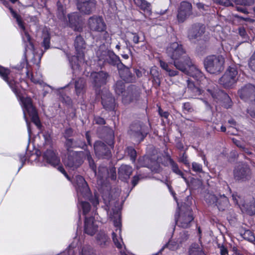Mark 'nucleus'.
<instances>
[{
    "mask_svg": "<svg viewBox=\"0 0 255 255\" xmlns=\"http://www.w3.org/2000/svg\"><path fill=\"white\" fill-rule=\"evenodd\" d=\"M224 58L221 55H210L204 60V67L211 74H219L224 69Z\"/></svg>",
    "mask_w": 255,
    "mask_h": 255,
    "instance_id": "6",
    "label": "nucleus"
},
{
    "mask_svg": "<svg viewBox=\"0 0 255 255\" xmlns=\"http://www.w3.org/2000/svg\"><path fill=\"white\" fill-rule=\"evenodd\" d=\"M246 212L251 216L255 214V202H253L250 205H247Z\"/></svg>",
    "mask_w": 255,
    "mask_h": 255,
    "instance_id": "49",
    "label": "nucleus"
},
{
    "mask_svg": "<svg viewBox=\"0 0 255 255\" xmlns=\"http://www.w3.org/2000/svg\"><path fill=\"white\" fill-rule=\"evenodd\" d=\"M150 75L153 78V81L157 86L160 84V74L158 72L156 67H152L150 69Z\"/></svg>",
    "mask_w": 255,
    "mask_h": 255,
    "instance_id": "39",
    "label": "nucleus"
},
{
    "mask_svg": "<svg viewBox=\"0 0 255 255\" xmlns=\"http://www.w3.org/2000/svg\"><path fill=\"white\" fill-rule=\"evenodd\" d=\"M73 134V130L70 128H67L65 130L64 132V137L65 139L70 138V137L72 136Z\"/></svg>",
    "mask_w": 255,
    "mask_h": 255,
    "instance_id": "57",
    "label": "nucleus"
},
{
    "mask_svg": "<svg viewBox=\"0 0 255 255\" xmlns=\"http://www.w3.org/2000/svg\"><path fill=\"white\" fill-rule=\"evenodd\" d=\"M128 95L123 98V101L125 103H128L136 100L140 94L139 90L134 86L129 87L128 89Z\"/></svg>",
    "mask_w": 255,
    "mask_h": 255,
    "instance_id": "27",
    "label": "nucleus"
},
{
    "mask_svg": "<svg viewBox=\"0 0 255 255\" xmlns=\"http://www.w3.org/2000/svg\"><path fill=\"white\" fill-rule=\"evenodd\" d=\"M217 3L220 5L228 6L232 5L230 0H216Z\"/></svg>",
    "mask_w": 255,
    "mask_h": 255,
    "instance_id": "59",
    "label": "nucleus"
},
{
    "mask_svg": "<svg viewBox=\"0 0 255 255\" xmlns=\"http://www.w3.org/2000/svg\"><path fill=\"white\" fill-rule=\"evenodd\" d=\"M248 65L251 70L255 72V51L250 58L248 61Z\"/></svg>",
    "mask_w": 255,
    "mask_h": 255,
    "instance_id": "50",
    "label": "nucleus"
},
{
    "mask_svg": "<svg viewBox=\"0 0 255 255\" xmlns=\"http://www.w3.org/2000/svg\"><path fill=\"white\" fill-rule=\"evenodd\" d=\"M75 91L77 96H82L86 91V82L84 78H79L74 82Z\"/></svg>",
    "mask_w": 255,
    "mask_h": 255,
    "instance_id": "28",
    "label": "nucleus"
},
{
    "mask_svg": "<svg viewBox=\"0 0 255 255\" xmlns=\"http://www.w3.org/2000/svg\"><path fill=\"white\" fill-rule=\"evenodd\" d=\"M238 94L241 99L250 103L247 112L251 117H255V86L247 84L238 91Z\"/></svg>",
    "mask_w": 255,
    "mask_h": 255,
    "instance_id": "5",
    "label": "nucleus"
},
{
    "mask_svg": "<svg viewBox=\"0 0 255 255\" xmlns=\"http://www.w3.org/2000/svg\"><path fill=\"white\" fill-rule=\"evenodd\" d=\"M112 239L116 247L120 250L121 255H127L125 252V246H124V248L123 247V245H124V244L122 238H119L118 239L117 238V235L113 233H112Z\"/></svg>",
    "mask_w": 255,
    "mask_h": 255,
    "instance_id": "34",
    "label": "nucleus"
},
{
    "mask_svg": "<svg viewBox=\"0 0 255 255\" xmlns=\"http://www.w3.org/2000/svg\"><path fill=\"white\" fill-rule=\"evenodd\" d=\"M134 3L144 12L150 15L151 14V7L149 2L146 0H133Z\"/></svg>",
    "mask_w": 255,
    "mask_h": 255,
    "instance_id": "30",
    "label": "nucleus"
},
{
    "mask_svg": "<svg viewBox=\"0 0 255 255\" xmlns=\"http://www.w3.org/2000/svg\"><path fill=\"white\" fill-rule=\"evenodd\" d=\"M193 217L191 211H187L181 214L178 220H176V224L183 228H187L190 226L191 222L193 220Z\"/></svg>",
    "mask_w": 255,
    "mask_h": 255,
    "instance_id": "23",
    "label": "nucleus"
},
{
    "mask_svg": "<svg viewBox=\"0 0 255 255\" xmlns=\"http://www.w3.org/2000/svg\"><path fill=\"white\" fill-rule=\"evenodd\" d=\"M123 67H121V68H118L121 78L128 83L134 82L135 81V77L134 75L128 67L123 64Z\"/></svg>",
    "mask_w": 255,
    "mask_h": 255,
    "instance_id": "25",
    "label": "nucleus"
},
{
    "mask_svg": "<svg viewBox=\"0 0 255 255\" xmlns=\"http://www.w3.org/2000/svg\"><path fill=\"white\" fill-rule=\"evenodd\" d=\"M238 67L236 65L229 66L225 74L220 78L219 83L225 88H232L238 79Z\"/></svg>",
    "mask_w": 255,
    "mask_h": 255,
    "instance_id": "8",
    "label": "nucleus"
},
{
    "mask_svg": "<svg viewBox=\"0 0 255 255\" xmlns=\"http://www.w3.org/2000/svg\"><path fill=\"white\" fill-rule=\"evenodd\" d=\"M95 153L99 158H109L111 152L109 147L103 141H97L94 145Z\"/></svg>",
    "mask_w": 255,
    "mask_h": 255,
    "instance_id": "16",
    "label": "nucleus"
},
{
    "mask_svg": "<svg viewBox=\"0 0 255 255\" xmlns=\"http://www.w3.org/2000/svg\"><path fill=\"white\" fill-rule=\"evenodd\" d=\"M158 113L161 117L165 118H167L169 116L168 112L163 111L160 108L158 109Z\"/></svg>",
    "mask_w": 255,
    "mask_h": 255,
    "instance_id": "63",
    "label": "nucleus"
},
{
    "mask_svg": "<svg viewBox=\"0 0 255 255\" xmlns=\"http://www.w3.org/2000/svg\"><path fill=\"white\" fill-rule=\"evenodd\" d=\"M9 74V70L0 65V76L6 82L12 91L16 94H18V89L16 82L13 79L8 77Z\"/></svg>",
    "mask_w": 255,
    "mask_h": 255,
    "instance_id": "20",
    "label": "nucleus"
},
{
    "mask_svg": "<svg viewBox=\"0 0 255 255\" xmlns=\"http://www.w3.org/2000/svg\"><path fill=\"white\" fill-rule=\"evenodd\" d=\"M96 4L95 0H89L83 2L78 0L77 6L81 13L89 15L95 11Z\"/></svg>",
    "mask_w": 255,
    "mask_h": 255,
    "instance_id": "17",
    "label": "nucleus"
},
{
    "mask_svg": "<svg viewBox=\"0 0 255 255\" xmlns=\"http://www.w3.org/2000/svg\"><path fill=\"white\" fill-rule=\"evenodd\" d=\"M94 174L95 173L94 172ZM95 175L97 176L98 179L100 181L101 183L103 181L109 178L115 180L117 178L116 169L115 167L111 166L108 168L107 166L101 165L99 167L98 172H96Z\"/></svg>",
    "mask_w": 255,
    "mask_h": 255,
    "instance_id": "13",
    "label": "nucleus"
},
{
    "mask_svg": "<svg viewBox=\"0 0 255 255\" xmlns=\"http://www.w3.org/2000/svg\"><path fill=\"white\" fill-rule=\"evenodd\" d=\"M94 121L95 124L98 125H103L106 124V121L104 119L98 116L94 118Z\"/></svg>",
    "mask_w": 255,
    "mask_h": 255,
    "instance_id": "60",
    "label": "nucleus"
},
{
    "mask_svg": "<svg viewBox=\"0 0 255 255\" xmlns=\"http://www.w3.org/2000/svg\"><path fill=\"white\" fill-rule=\"evenodd\" d=\"M220 249V253L221 255H227L228 254L227 248L224 246L219 247Z\"/></svg>",
    "mask_w": 255,
    "mask_h": 255,
    "instance_id": "62",
    "label": "nucleus"
},
{
    "mask_svg": "<svg viewBox=\"0 0 255 255\" xmlns=\"http://www.w3.org/2000/svg\"><path fill=\"white\" fill-rule=\"evenodd\" d=\"M43 38L42 45L44 47L45 49L47 50L50 47V37L49 34L48 33L44 34Z\"/></svg>",
    "mask_w": 255,
    "mask_h": 255,
    "instance_id": "47",
    "label": "nucleus"
},
{
    "mask_svg": "<svg viewBox=\"0 0 255 255\" xmlns=\"http://www.w3.org/2000/svg\"><path fill=\"white\" fill-rule=\"evenodd\" d=\"M113 222L114 226L117 228L116 230V233L117 235V238L119 239V238H121V221L120 215L117 214L116 216L113 218ZM114 233V232H113Z\"/></svg>",
    "mask_w": 255,
    "mask_h": 255,
    "instance_id": "38",
    "label": "nucleus"
},
{
    "mask_svg": "<svg viewBox=\"0 0 255 255\" xmlns=\"http://www.w3.org/2000/svg\"><path fill=\"white\" fill-rule=\"evenodd\" d=\"M192 14L191 3L185 1H182L178 9L177 15L178 21L182 23Z\"/></svg>",
    "mask_w": 255,
    "mask_h": 255,
    "instance_id": "14",
    "label": "nucleus"
},
{
    "mask_svg": "<svg viewBox=\"0 0 255 255\" xmlns=\"http://www.w3.org/2000/svg\"><path fill=\"white\" fill-rule=\"evenodd\" d=\"M143 159L144 161L143 163L141 162V159H139L140 165L143 167H149L150 166L149 162L151 161L150 159L148 157H143Z\"/></svg>",
    "mask_w": 255,
    "mask_h": 255,
    "instance_id": "56",
    "label": "nucleus"
},
{
    "mask_svg": "<svg viewBox=\"0 0 255 255\" xmlns=\"http://www.w3.org/2000/svg\"><path fill=\"white\" fill-rule=\"evenodd\" d=\"M116 94L120 95L125 91V86L124 82L121 81H118L113 86Z\"/></svg>",
    "mask_w": 255,
    "mask_h": 255,
    "instance_id": "41",
    "label": "nucleus"
},
{
    "mask_svg": "<svg viewBox=\"0 0 255 255\" xmlns=\"http://www.w3.org/2000/svg\"><path fill=\"white\" fill-rule=\"evenodd\" d=\"M98 230V226L95 224L92 217H86L85 219L84 232L86 234L93 236Z\"/></svg>",
    "mask_w": 255,
    "mask_h": 255,
    "instance_id": "26",
    "label": "nucleus"
},
{
    "mask_svg": "<svg viewBox=\"0 0 255 255\" xmlns=\"http://www.w3.org/2000/svg\"><path fill=\"white\" fill-rule=\"evenodd\" d=\"M85 145V144H83V143L80 142L79 141L75 140L73 138H67L66 139L65 142V146L67 150L68 151V153H69V151H72L71 150V148H75L77 147H81V146Z\"/></svg>",
    "mask_w": 255,
    "mask_h": 255,
    "instance_id": "35",
    "label": "nucleus"
},
{
    "mask_svg": "<svg viewBox=\"0 0 255 255\" xmlns=\"http://www.w3.org/2000/svg\"><path fill=\"white\" fill-rule=\"evenodd\" d=\"M188 238V235L186 231H183L180 233L179 238L178 239V242L180 243L186 241Z\"/></svg>",
    "mask_w": 255,
    "mask_h": 255,
    "instance_id": "54",
    "label": "nucleus"
},
{
    "mask_svg": "<svg viewBox=\"0 0 255 255\" xmlns=\"http://www.w3.org/2000/svg\"><path fill=\"white\" fill-rule=\"evenodd\" d=\"M188 255H207V254L201 245L194 244L189 249Z\"/></svg>",
    "mask_w": 255,
    "mask_h": 255,
    "instance_id": "32",
    "label": "nucleus"
},
{
    "mask_svg": "<svg viewBox=\"0 0 255 255\" xmlns=\"http://www.w3.org/2000/svg\"><path fill=\"white\" fill-rule=\"evenodd\" d=\"M82 255H96L93 249L90 246H83L81 251Z\"/></svg>",
    "mask_w": 255,
    "mask_h": 255,
    "instance_id": "43",
    "label": "nucleus"
},
{
    "mask_svg": "<svg viewBox=\"0 0 255 255\" xmlns=\"http://www.w3.org/2000/svg\"><path fill=\"white\" fill-rule=\"evenodd\" d=\"M205 31L204 24L196 23L192 24L188 32V37L190 40H195L201 37Z\"/></svg>",
    "mask_w": 255,
    "mask_h": 255,
    "instance_id": "18",
    "label": "nucleus"
},
{
    "mask_svg": "<svg viewBox=\"0 0 255 255\" xmlns=\"http://www.w3.org/2000/svg\"><path fill=\"white\" fill-rule=\"evenodd\" d=\"M133 171L131 166L123 164L119 168V178L123 181H127L129 178Z\"/></svg>",
    "mask_w": 255,
    "mask_h": 255,
    "instance_id": "29",
    "label": "nucleus"
},
{
    "mask_svg": "<svg viewBox=\"0 0 255 255\" xmlns=\"http://www.w3.org/2000/svg\"><path fill=\"white\" fill-rule=\"evenodd\" d=\"M183 108L188 112L191 113L193 111L192 107L190 103H185L183 104Z\"/></svg>",
    "mask_w": 255,
    "mask_h": 255,
    "instance_id": "61",
    "label": "nucleus"
},
{
    "mask_svg": "<svg viewBox=\"0 0 255 255\" xmlns=\"http://www.w3.org/2000/svg\"><path fill=\"white\" fill-rule=\"evenodd\" d=\"M103 131V134L102 135L104 137H107L110 140H113L114 138V132L113 130L109 127H104L102 128Z\"/></svg>",
    "mask_w": 255,
    "mask_h": 255,
    "instance_id": "42",
    "label": "nucleus"
},
{
    "mask_svg": "<svg viewBox=\"0 0 255 255\" xmlns=\"http://www.w3.org/2000/svg\"><path fill=\"white\" fill-rule=\"evenodd\" d=\"M72 183L76 188L79 201L81 200V198L83 197L90 201L94 206L99 204L98 196L96 195H95L94 197L92 196L88 185L82 176H75L73 177Z\"/></svg>",
    "mask_w": 255,
    "mask_h": 255,
    "instance_id": "4",
    "label": "nucleus"
},
{
    "mask_svg": "<svg viewBox=\"0 0 255 255\" xmlns=\"http://www.w3.org/2000/svg\"><path fill=\"white\" fill-rule=\"evenodd\" d=\"M243 238L251 242L255 241V238L253 233L250 230H246L243 234H242Z\"/></svg>",
    "mask_w": 255,
    "mask_h": 255,
    "instance_id": "44",
    "label": "nucleus"
},
{
    "mask_svg": "<svg viewBox=\"0 0 255 255\" xmlns=\"http://www.w3.org/2000/svg\"><path fill=\"white\" fill-rule=\"evenodd\" d=\"M166 162L168 165H170L173 173L182 178L185 182L188 183V181L187 178L184 176L183 172L179 169L178 164L173 160L169 155H166Z\"/></svg>",
    "mask_w": 255,
    "mask_h": 255,
    "instance_id": "24",
    "label": "nucleus"
},
{
    "mask_svg": "<svg viewBox=\"0 0 255 255\" xmlns=\"http://www.w3.org/2000/svg\"><path fill=\"white\" fill-rule=\"evenodd\" d=\"M218 196H216V195L213 194H209L206 197V202L210 204H216V203L218 201Z\"/></svg>",
    "mask_w": 255,
    "mask_h": 255,
    "instance_id": "51",
    "label": "nucleus"
},
{
    "mask_svg": "<svg viewBox=\"0 0 255 255\" xmlns=\"http://www.w3.org/2000/svg\"><path fill=\"white\" fill-rule=\"evenodd\" d=\"M232 140L234 143L236 144L238 147L241 148L245 152L248 153H250L249 152H248V149L245 147L243 144L240 140H237L235 138H233Z\"/></svg>",
    "mask_w": 255,
    "mask_h": 255,
    "instance_id": "55",
    "label": "nucleus"
},
{
    "mask_svg": "<svg viewBox=\"0 0 255 255\" xmlns=\"http://www.w3.org/2000/svg\"><path fill=\"white\" fill-rule=\"evenodd\" d=\"M80 206H81L83 209V212L84 215H86L87 213L89 212L90 210V204L85 201H80Z\"/></svg>",
    "mask_w": 255,
    "mask_h": 255,
    "instance_id": "48",
    "label": "nucleus"
},
{
    "mask_svg": "<svg viewBox=\"0 0 255 255\" xmlns=\"http://www.w3.org/2000/svg\"><path fill=\"white\" fill-rule=\"evenodd\" d=\"M128 34L132 36L131 39L134 44H138L139 42V37L137 33L129 32Z\"/></svg>",
    "mask_w": 255,
    "mask_h": 255,
    "instance_id": "58",
    "label": "nucleus"
},
{
    "mask_svg": "<svg viewBox=\"0 0 255 255\" xmlns=\"http://www.w3.org/2000/svg\"><path fill=\"white\" fill-rule=\"evenodd\" d=\"M70 26L72 27L76 26L79 23L80 16L77 12H73L68 15Z\"/></svg>",
    "mask_w": 255,
    "mask_h": 255,
    "instance_id": "40",
    "label": "nucleus"
},
{
    "mask_svg": "<svg viewBox=\"0 0 255 255\" xmlns=\"http://www.w3.org/2000/svg\"><path fill=\"white\" fill-rule=\"evenodd\" d=\"M234 176L238 181L243 182L250 180L252 177L250 166L245 163L239 164L234 170Z\"/></svg>",
    "mask_w": 255,
    "mask_h": 255,
    "instance_id": "12",
    "label": "nucleus"
},
{
    "mask_svg": "<svg viewBox=\"0 0 255 255\" xmlns=\"http://www.w3.org/2000/svg\"><path fill=\"white\" fill-rule=\"evenodd\" d=\"M148 133L147 127L140 122L132 123L129 127L128 134L137 142L142 141Z\"/></svg>",
    "mask_w": 255,
    "mask_h": 255,
    "instance_id": "10",
    "label": "nucleus"
},
{
    "mask_svg": "<svg viewBox=\"0 0 255 255\" xmlns=\"http://www.w3.org/2000/svg\"><path fill=\"white\" fill-rule=\"evenodd\" d=\"M102 104L107 111H113L115 109V99L112 94L109 92L103 93L101 96Z\"/></svg>",
    "mask_w": 255,
    "mask_h": 255,
    "instance_id": "22",
    "label": "nucleus"
},
{
    "mask_svg": "<svg viewBox=\"0 0 255 255\" xmlns=\"http://www.w3.org/2000/svg\"><path fill=\"white\" fill-rule=\"evenodd\" d=\"M88 26L95 32H102L107 29V26L103 18L100 16L93 15L88 20Z\"/></svg>",
    "mask_w": 255,
    "mask_h": 255,
    "instance_id": "15",
    "label": "nucleus"
},
{
    "mask_svg": "<svg viewBox=\"0 0 255 255\" xmlns=\"http://www.w3.org/2000/svg\"><path fill=\"white\" fill-rule=\"evenodd\" d=\"M97 54L99 60L103 61L105 64L116 66L117 69L121 68V67H123L120 57L112 50L108 49L105 50H99Z\"/></svg>",
    "mask_w": 255,
    "mask_h": 255,
    "instance_id": "9",
    "label": "nucleus"
},
{
    "mask_svg": "<svg viewBox=\"0 0 255 255\" xmlns=\"http://www.w3.org/2000/svg\"><path fill=\"white\" fill-rule=\"evenodd\" d=\"M184 73L186 74H189L191 76L197 79L201 78L203 76V74L200 70H199L195 65H192L191 63L190 66H186V71Z\"/></svg>",
    "mask_w": 255,
    "mask_h": 255,
    "instance_id": "31",
    "label": "nucleus"
},
{
    "mask_svg": "<svg viewBox=\"0 0 255 255\" xmlns=\"http://www.w3.org/2000/svg\"><path fill=\"white\" fill-rule=\"evenodd\" d=\"M126 151L128 155L130 156V159L132 162H134L136 157V151L132 147H128Z\"/></svg>",
    "mask_w": 255,
    "mask_h": 255,
    "instance_id": "45",
    "label": "nucleus"
},
{
    "mask_svg": "<svg viewBox=\"0 0 255 255\" xmlns=\"http://www.w3.org/2000/svg\"><path fill=\"white\" fill-rule=\"evenodd\" d=\"M9 10L10 13L12 16L16 19L17 23L19 26V27L21 29L22 32L21 35L22 37V39L23 42L26 43H28L30 46V47H28V46L27 44H25V51H27V48H29L32 50H34V45L31 41V38L30 35L28 34V32L26 30L25 27L24 25L23 22L22 21V18L21 16L17 14L15 11L13 10L12 8H9Z\"/></svg>",
    "mask_w": 255,
    "mask_h": 255,
    "instance_id": "11",
    "label": "nucleus"
},
{
    "mask_svg": "<svg viewBox=\"0 0 255 255\" xmlns=\"http://www.w3.org/2000/svg\"><path fill=\"white\" fill-rule=\"evenodd\" d=\"M58 169L59 171L63 173L69 180H70V178L69 177V176H68V175L67 174V173H66L62 166H59L58 167Z\"/></svg>",
    "mask_w": 255,
    "mask_h": 255,
    "instance_id": "64",
    "label": "nucleus"
},
{
    "mask_svg": "<svg viewBox=\"0 0 255 255\" xmlns=\"http://www.w3.org/2000/svg\"><path fill=\"white\" fill-rule=\"evenodd\" d=\"M20 100L23 108L24 118L28 126L27 119L26 116V112L31 118L32 122L37 127L41 126L40 122L38 116L37 112L34 107L31 99L29 97H21Z\"/></svg>",
    "mask_w": 255,
    "mask_h": 255,
    "instance_id": "7",
    "label": "nucleus"
},
{
    "mask_svg": "<svg viewBox=\"0 0 255 255\" xmlns=\"http://www.w3.org/2000/svg\"><path fill=\"white\" fill-rule=\"evenodd\" d=\"M187 82L188 90L190 91L193 97L199 96L202 94V90L199 87L196 86L193 82L189 80H187Z\"/></svg>",
    "mask_w": 255,
    "mask_h": 255,
    "instance_id": "37",
    "label": "nucleus"
},
{
    "mask_svg": "<svg viewBox=\"0 0 255 255\" xmlns=\"http://www.w3.org/2000/svg\"><path fill=\"white\" fill-rule=\"evenodd\" d=\"M166 53L173 62L167 63L160 60L159 62L161 68L169 76H175L179 73L178 71L173 69V67L182 72L186 71V66L190 65L191 60L188 56L185 55L186 51L182 44L176 42L169 44L166 48Z\"/></svg>",
    "mask_w": 255,
    "mask_h": 255,
    "instance_id": "1",
    "label": "nucleus"
},
{
    "mask_svg": "<svg viewBox=\"0 0 255 255\" xmlns=\"http://www.w3.org/2000/svg\"><path fill=\"white\" fill-rule=\"evenodd\" d=\"M192 170L196 172L199 173L203 172L202 166L201 164L193 162L192 164Z\"/></svg>",
    "mask_w": 255,
    "mask_h": 255,
    "instance_id": "52",
    "label": "nucleus"
},
{
    "mask_svg": "<svg viewBox=\"0 0 255 255\" xmlns=\"http://www.w3.org/2000/svg\"><path fill=\"white\" fill-rule=\"evenodd\" d=\"M229 204V201L227 197L224 194L218 196V201L216 206L220 211H224Z\"/></svg>",
    "mask_w": 255,
    "mask_h": 255,
    "instance_id": "36",
    "label": "nucleus"
},
{
    "mask_svg": "<svg viewBox=\"0 0 255 255\" xmlns=\"http://www.w3.org/2000/svg\"><path fill=\"white\" fill-rule=\"evenodd\" d=\"M84 159H86L91 169L96 174V165L88 150L80 151H70L68 153L65 159V165L72 170L78 168L83 163Z\"/></svg>",
    "mask_w": 255,
    "mask_h": 255,
    "instance_id": "2",
    "label": "nucleus"
},
{
    "mask_svg": "<svg viewBox=\"0 0 255 255\" xmlns=\"http://www.w3.org/2000/svg\"><path fill=\"white\" fill-rule=\"evenodd\" d=\"M178 245L176 242L170 241L163 248H167L171 250H175L178 248Z\"/></svg>",
    "mask_w": 255,
    "mask_h": 255,
    "instance_id": "53",
    "label": "nucleus"
},
{
    "mask_svg": "<svg viewBox=\"0 0 255 255\" xmlns=\"http://www.w3.org/2000/svg\"><path fill=\"white\" fill-rule=\"evenodd\" d=\"M86 43L84 38L80 35L76 37L74 40V47L76 51V56L72 57L71 61L73 73L75 75L80 73V67L84 63V50Z\"/></svg>",
    "mask_w": 255,
    "mask_h": 255,
    "instance_id": "3",
    "label": "nucleus"
},
{
    "mask_svg": "<svg viewBox=\"0 0 255 255\" xmlns=\"http://www.w3.org/2000/svg\"><path fill=\"white\" fill-rule=\"evenodd\" d=\"M43 158L47 163L55 167L60 163V158L57 153L53 149H47L43 154Z\"/></svg>",
    "mask_w": 255,
    "mask_h": 255,
    "instance_id": "21",
    "label": "nucleus"
},
{
    "mask_svg": "<svg viewBox=\"0 0 255 255\" xmlns=\"http://www.w3.org/2000/svg\"><path fill=\"white\" fill-rule=\"evenodd\" d=\"M178 161L183 163L186 166H190L189 161L188 159V156L186 154L185 152L179 154Z\"/></svg>",
    "mask_w": 255,
    "mask_h": 255,
    "instance_id": "46",
    "label": "nucleus"
},
{
    "mask_svg": "<svg viewBox=\"0 0 255 255\" xmlns=\"http://www.w3.org/2000/svg\"><path fill=\"white\" fill-rule=\"evenodd\" d=\"M110 238L103 232H100L97 236V244L102 248L106 247L110 243Z\"/></svg>",
    "mask_w": 255,
    "mask_h": 255,
    "instance_id": "33",
    "label": "nucleus"
},
{
    "mask_svg": "<svg viewBox=\"0 0 255 255\" xmlns=\"http://www.w3.org/2000/svg\"><path fill=\"white\" fill-rule=\"evenodd\" d=\"M108 77V73L103 71L92 73L90 76L92 83L97 88L106 84Z\"/></svg>",
    "mask_w": 255,
    "mask_h": 255,
    "instance_id": "19",
    "label": "nucleus"
}]
</instances>
